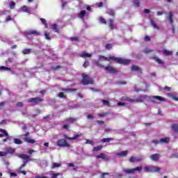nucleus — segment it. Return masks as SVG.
I'll return each instance as SVG.
<instances>
[{"instance_id": "obj_1", "label": "nucleus", "mask_w": 178, "mask_h": 178, "mask_svg": "<svg viewBox=\"0 0 178 178\" xmlns=\"http://www.w3.org/2000/svg\"><path fill=\"white\" fill-rule=\"evenodd\" d=\"M102 59H104V60H108V62H111V60H115V62H117V63H120L121 65H129V63H130V60L116 58L115 56H111L110 58H108L104 56H100L99 60H102Z\"/></svg>"}, {"instance_id": "obj_2", "label": "nucleus", "mask_w": 178, "mask_h": 178, "mask_svg": "<svg viewBox=\"0 0 178 178\" xmlns=\"http://www.w3.org/2000/svg\"><path fill=\"white\" fill-rule=\"evenodd\" d=\"M95 65L97 66L98 67H100L101 69H104L106 70V72H108L109 73H117L118 70H116L115 67H112L110 63L108 66L105 67L104 65L100 64L99 62L95 60Z\"/></svg>"}, {"instance_id": "obj_3", "label": "nucleus", "mask_w": 178, "mask_h": 178, "mask_svg": "<svg viewBox=\"0 0 178 178\" xmlns=\"http://www.w3.org/2000/svg\"><path fill=\"white\" fill-rule=\"evenodd\" d=\"M141 170H143V167L141 166H138L132 169H129V168L123 169L124 173H127V175H131L133 173H136V172H140Z\"/></svg>"}, {"instance_id": "obj_4", "label": "nucleus", "mask_w": 178, "mask_h": 178, "mask_svg": "<svg viewBox=\"0 0 178 178\" xmlns=\"http://www.w3.org/2000/svg\"><path fill=\"white\" fill-rule=\"evenodd\" d=\"M19 158H21V159H24V163L21 165V168H24L26 165H27V162L29 161H34V159H30V156L24 154H22L18 155Z\"/></svg>"}, {"instance_id": "obj_5", "label": "nucleus", "mask_w": 178, "mask_h": 178, "mask_svg": "<svg viewBox=\"0 0 178 178\" xmlns=\"http://www.w3.org/2000/svg\"><path fill=\"white\" fill-rule=\"evenodd\" d=\"M82 83L84 86H87V84H93L94 80H92L88 75H86V74H82Z\"/></svg>"}, {"instance_id": "obj_6", "label": "nucleus", "mask_w": 178, "mask_h": 178, "mask_svg": "<svg viewBox=\"0 0 178 178\" xmlns=\"http://www.w3.org/2000/svg\"><path fill=\"white\" fill-rule=\"evenodd\" d=\"M56 145L58 147H70V144L67 143V142L65 139H59L56 142Z\"/></svg>"}, {"instance_id": "obj_7", "label": "nucleus", "mask_w": 178, "mask_h": 178, "mask_svg": "<svg viewBox=\"0 0 178 178\" xmlns=\"http://www.w3.org/2000/svg\"><path fill=\"white\" fill-rule=\"evenodd\" d=\"M170 140L169 138H161L159 141L153 140L152 143H154V144H168V143H169Z\"/></svg>"}, {"instance_id": "obj_8", "label": "nucleus", "mask_w": 178, "mask_h": 178, "mask_svg": "<svg viewBox=\"0 0 178 178\" xmlns=\"http://www.w3.org/2000/svg\"><path fill=\"white\" fill-rule=\"evenodd\" d=\"M42 99L40 97H35V98H31L28 100V102H31L33 105H35L37 104H39V102H42Z\"/></svg>"}, {"instance_id": "obj_9", "label": "nucleus", "mask_w": 178, "mask_h": 178, "mask_svg": "<svg viewBox=\"0 0 178 178\" xmlns=\"http://www.w3.org/2000/svg\"><path fill=\"white\" fill-rule=\"evenodd\" d=\"M141 161H143V158L140 156H136V157H134V156H131L130 159H129V162H131V163H136V162H141Z\"/></svg>"}, {"instance_id": "obj_10", "label": "nucleus", "mask_w": 178, "mask_h": 178, "mask_svg": "<svg viewBox=\"0 0 178 178\" xmlns=\"http://www.w3.org/2000/svg\"><path fill=\"white\" fill-rule=\"evenodd\" d=\"M25 34H26V35H40V32L35 30L28 31L25 32Z\"/></svg>"}, {"instance_id": "obj_11", "label": "nucleus", "mask_w": 178, "mask_h": 178, "mask_svg": "<svg viewBox=\"0 0 178 178\" xmlns=\"http://www.w3.org/2000/svg\"><path fill=\"white\" fill-rule=\"evenodd\" d=\"M96 158H97V159H104V161H109L108 156L104 153H101L100 154L96 156Z\"/></svg>"}, {"instance_id": "obj_12", "label": "nucleus", "mask_w": 178, "mask_h": 178, "mask_svg": "<svg viewBox=\"0 0 178 178\" xmlns=\"http://www.w3.org/2000/svg\"><path fill=\"white\" fill-rule=\"evenodd\" d=\"M0 133H1V134H0V137L1 138L7 137V138H9V134H8L6 130L0 129Z\"/></svg>"}, {"instance_id": "obj_13", "label": "nucleus", "mask_w": 178, "mask_h": 178, "mask_svg": "<svg viewBox=\"0 0 178 178\" xmlns=\"http://www.w3.org/2000/svg\"><path fill=\"white\" fill-rule=\"evenodd\" d=\"M150 159H152V161H154V162H156L159 160V154H152L150 156Z\"/></svg>"}, {"instance_id": "obj_14", "label": "nucleus", "mask_w": 178, "mask_h": 178, "mask_svg": "<svg viewBox=\"0 0 178 178\" xmlns=\"http://www.w3.org/2000/svg\"><path fill=\"white\" fill-rule=\"evenodd\" d=\"M161 172V168L156 167V166H152V173H159Z\"/></svg>"}, {"instance_id": "obj_15", "label": "nucleus", "mask_w": 178, "mask_h": 178, "mask_svg": "<svg viewBox=\"0 0 178 178\" xmlns=\"http://www.w3.org/2000/svg\"><path fill=\"white\" fill-rule=\"evenodd\" d=\"M79 56H81V58H91V54H90L86 51H83V53L79 54Z\"/></svg>"}, {"instance_id": "obj_16", "label": "nucleus", "mask_w": 178, "mask_h": 178, "mask_svg": "<svg viewBox=\"0 0 178 178\" xmlns=\"http://www.w3.org/2000/svg\"><path fill=\"white\" fill-rule=\"evenodd\" d=\"M76 118H67V119L64 121V123H74V122H76Z\"/></svg>"}, {"instance_id": "obj_17", "label": "nucleus", "mask_w": 178, "mask_h": 178, "mask_svg": "<svg viewBox=\"0 0 178 178\" xmlns=\"http://www.w3.org/2000/svg\"><path fill=\"white\" fill-rule=\"evenodd\" d=\"M49 175L51 177V178H57L58 176H60V173H59V172L55 173V172H54V171H51L49 172Z\"/></svg>"}, {"instance_id": "obj_18", "label": "nucleus", "mask_w": 178, "mask_h": 178, "mask_svg": "<svg viewBox=\"0 0 178 178\" xmlns=\"http://www.w3.org/2000/svg\"><path fill=\"white\" fill-rule=\"evenodd\" d=\"M127 154H129V152H127V150H125V151H122L121 152L117 153V156H126V155H127Z\"/></svg>"}, {"instance_id": "obj_19", "label": "nucleus", "mask_w": 178, "mask_h": 178, "mask_svg": "<svg viewBox=\"0 0 178 178\" xmlns=\"http://www.w3.org/2000/svg\"><path fill=\"white\" fill-rule=\"evenodd\" d=\"M147 99V96H140L136 99V102H144V100Z\"/></svg>"}, {"instance_id": "obj_20", "label": "nucleus", "mask_w": 178, "mask_h": 178, "mask_svg": "<svg viewBox=\"0 0 178 178\" xmlns=\"http://www.w3.org/2000/svg\"><path fill=\"white\" fill-rule=\"evenodd\" d=\"M168 19L170 24L173 25V14L172 13H169Z\"/></svg>"}, {"instance_id": "obj_21", "label": "nucleus", "mask_w": 178, "mask_h": 178, "mask_svg": "<svg viewBox=\"0 0 178 178\" xmlns=\"http://www.w3.org/2000/svg\"><path fill=\"white\" fill-rule=\"evenodd\" d=\"M163 54H164V55H167L168 56H172L173 54V52L167 49H163Z\"/></svg>"}, {"instance_id": "obj_22", "label": "nucleus", "mask_w": 178, "mask_h": 178, "mask_svg": "<svg viewBox=\"0 0 178 178\" xmlns=\"http://www.w3.org/2000/svg\"><path fill=\"white\" fill-rule=\"evenodd\" d=\"M24 141L26 143H29V144H34V143H35V140H34L33 139H30L29 138H25Z\"/></svg>"}, {"instance_id": "obj_23", "label": "nucleus", "mask_w": 178, "mask_h": 178, "mask_svg": "<svg viewBox=\"0 0 178 178\" xmlns=\"http://www.w3.org/2000/svg\"><path fill=\"white\" fill-rule=\"evenodd\" d=\"M22 12H25L26 13H30V10L29 9V7L26 6H24L22 7Z\"/></svg>"}, {"instance_id": "obj_24", "label": "nucleus", "mask_w": 178, "mask_h": 178, "mask_svg": "<svg viewBox=\"0 0 178 178\" xmlns=\"http://www.w3.org/2000/svg\"><path fill=\"white\" fill-rule=\"evenodd\" d=\"M102 148H103L102 145L95 147H93V152H98V151H101V149H102Z\"/></svg>"}, {"instance_id": "obj_25", "label": "nucleus", "mask_w": 178, "mask_h": 178, "mask_svg": "<svg viewBox=\"0 0 178 178\" xmlns=\"http://www.w3.org/2000/svg\"><path fill=\"white\" fill-rule=\"evenodd\" d=\"M131 70L134 72H140V73H141V69L136 65L132 66Z\"/></svg>"}, {"instance_id": "obj_26", "label": "nucleus", "mask_w": 178, "mask_h": 178, "mask_svg": "<svg viewBox=\"0 0 178 178\" xmlns=\"http://www.w3.org/2000/svg\"><path fill=\"white\" fill-rule=\"evenodd\" d=\"M86 10H82L81 13L79 14L78 17L80 19H83L86 16Z\"/></svg>"}, {"instance_id": "obj_27", "label": "nucleus", "mask_w": 178, "mask_h": 178, "mask_svg": "<svg viewBox=\"0 0 178 178\" xmlns=\"http://www.w3.org/2000/svg\"><path fill=\"white\" fill-rule=\"evenodd\" d=\"M64 138H67V140H76L79 138V135H75L73 138L68 137L67 135H64Z\"/></svg>"}, {"instance_id": "obj_28", "label": "nucleus", "mask_w": 178, "mask_h": 178, "mask_svg": "<svg viewBox=\"0 0 178 178\" xmlns=\"http://www.w3.org/2000/svg\"><path fill=\"white\" fill-rule=\"evenodd\" d=\"M144 170L147 173H152V166H151V167H145Z\"/></svg>"}, {"instance_id": "obj_29", "label": "nucleus", "mask_w": 178, "mask_h": 178, "mask_svg": "<svg viewBox=\"0 0 178 178\" xmlns=\"http://www.w3.org/2000/svg\"><path fill=\"white\" fill-rule=\"evenodd\" d=\"M59 167H60V163H52L51 164V169H55Z\"/></svg>"}, {"instance_id": "obj_30", "label": "nucleus", "mask_w": 178, "mask_h": 178, "mask_svg": "<svg viewBox=\"0 0 178 178\" xmlns=\"http://www.w3.org/2000/svg\"><path fill=\"white\" fill-rule=\"evenodd\" d=\"M172 129L173 131H175V133H178V124H173L172 126Z\"/></svg>"}, {"instance_id": "obj_31", "label": "nucleus", "mask_w": 178, "mask_h": 178, "mask_svg": "<svg viewBox=\"0 0 178 178\" xmlns=\"http://www.w3.org/2000/svg\"><path fill=\"white\" fill-rule=\"evenodd\" d=\"M154 99H158V101H161V102H163L165 101V98L161 97V96H154L153 97Z\"/></svg>"}, {"instance_id": "obj_32", "label": "nucleus", "mask_w": 178, "mask_h": 178, "mask_svg": "<svg viewBox=\"0 0 178 178\" xmlns=\"http://www.w3.org/2000/svg\"><path fill=\"white\" fill-rule=\"evenodd\" d=\"M150 23H151L152 26L154 27V29H156L157 30H159V26H158V25H156V24H155L154 20L151 19Z\"/></svg>"}, {"instance_id": "obj_33", "label": "nucleus", "mask_w": 178, "mask_h": 178, "mask_svg": "<svg viewBox=\"0 0 178 178\" xmlns=\"http://www.w3.org/2000/svg\"><path fill=\"white\" fill-rule=\"evenodd\" d=\"M23 54L24 55H29V54H31V49H25L23 50Z\"/></svg>"}, {"instance_id": "obj_34", "label": "nucleus", "mask_w": 178, "mask_h": 178, "mask_svg": "<svg viewBox=\"0 0 178 178\" xmlns=\"http://www.w3.org/2000/svg\"><path fill=\"white\" fill-rule=\"evenodd\" d=\"M168 97H170V98H172V99H174V101H178V97L175 96V95H173V93L168 94Z\"/></svg>"}, {"instance_id": "obj_35", "label": "nucleus", "mask_w": 178, "mask_h": 178, "mask_svg": "<svg viewBox=\"0 0 178 178\" xmlns=\"http://www.w3.org/2000/svg\"><path fill=\"white\" fill-rule=\"evenodd\" d=\"M153 59L156 61L158 62L159 63V65H163V61H162V60L158 58V57H153Z\"/></svg>"}, {"instance_id": "obj_36", "label": "nucleus", "mask_w": 178, "mask_h": 178, "mask_svg": "<svg viewBox=\"0 0 178 178\" xmlns=\"http://www.w3.org/2000/svg\"><path fill=\"white\" fill-rule=\"evenodd\" d=\"M108 24H109V26H110V29L111 30H113L114 29V25H113V21L112 19H109L108 20Z\"/></svg>"}, {"instance_id": "obj_37", "label": "nucleus", "mask_w": 178, "mask_h": 178, "mask_svg": "<svg viewBox=\"0 0 178 178\" xmlns=\"http://www.w3.org/2000/svg\"><path fill=\"white\" fill-rule=\"evenodd\" d=\"M107 13L110 15V16H115V11L112 9H108Z\"/></svg>"}, {"instance_id": "obj_38", "label": "nucleus", "mask_w": 178, "mask_h": 178, "mask_svg": "<svg viewBox=\"0 0 178 178\" xmlns=\"http://www.w3.org/2000/svg\"><path fill=\"white\" fill-rule=\"evenodd\" d=\"M113 140L112 138H107L102 139V143H109V141H112Z\"/></svg>"}, {"instance_id": "obj_39", "label": "nucleus", "mask_w": 178, "mask_h": 178, "mask_svg": "<svg viewBox=\"0 0 178 178\" xmlns=\"http://www.w3.org/2000/svg\"><path fill=\"white\" fill-rule=\"evenodd\" d=\"M40 21L42 22V24H44L46 29L48 28V24H47V20L43 18H40Z\"/></svg>"}, {"instance_id": "obj_40", "label": "nucleus", "mask_w": 178, "mask_h": 178, "mask_svg": "<svg viewBox=\"0 0 178 178\" xmlns=\"http://www.w3.org/2000/svg\"><path fill=\"white\" fill-rule=\"evenodd\" d=\"M52 29L56 33H58V31H59V29H58V26L56 24H53Z\"/></svg>"}, {"instance_id": "obj_41", "label": "nucleus", "mask_w": 178, "mask_h": 178, "mask_svg": "<svg viewBox=\"0 0 178 178\" xmlns=\"http://www.w3.org/2000/svg\"><path fill=\"white\" fill-rule=\"evenodd\" d=\"M6 149H7V152H7L8 154H13L15 152V149L10 148V147H9Z\"/></svg>"}, {"instance_id": "obj_42", "label": "nucleus", "mask_w": 178, "mask_h": 178, "mask_svg": "<svg viewBox=\"0 0 178 178\" xmlns=\"http://www.w3.org/2000/svg\"><path fill=\"white\" fill-rule=\"evenodd\" d=\"M44 37L46 40H51V37L49 36V33L47 31L44 32Z\"/></svg>"}, {"instance_id": "obj_43", "label": "nucleus", "mask_w": 178, "mask_h": 178, "mask_svg": "<svg viewBox=\"0 0 178 178\" xmlns=\"http://www.w3.org/2000/svg\"><path fill=\"white\" fill-rule=\"evenodd\" d=\"M86 144H90V145H95V143L88 139L86 140Z\"/></svg>"}, {"instance_id": "obj_44", "label": "nucleus", "mask_w": 178, "mask_h": 178, "mask_svg": "<svg viewBox=\"0 0 178 178\" xmlns=\"http://www.w3.org/2000/svg\"><path fill=\"white\" fill-rule=\"evenodd\" d=\"M134 3L136 8H138L140 6V1L138 0H134Z\"/></svg>"}, {"instance_id": "obj_45", "label": "nucleus", "mask_w": 178, "mask_h": 178, "mask_svg": "<svg viewBox=\"0 0 178 178\" xmlns=\"http://www.w3.org/2000/svg\"><path fill=\"white\" fill-rule=\"evenodd\" d=\"M14 143L15 144H22V140L18 138H14Z\"/></svg>"}, {"instance_id": "obj_46", "label": "nucleus", "mask_w": 178, "mask_h": 178, "mask_svg": "<svg viewBox=\"0 0 178 178\" xmlns=\"http://www.w3.org/2000/svg\"><path fill=\"white\" fill-rule=\"evenodd\" d=\"M102 102H103V105H106V106H111L109 105V102H108L107 100H102Z\"/></svg>"}, {"instance_id": "obj_47", "label": "nucleus", "mask_w": 178, "mask_h": 178, "mask_svg": "<svg viewBox=\"0 0 178 178\" xmlns=\"http://www.w3.org/2000/svg\"><path fill=\"white\" fill-rule=\"evenodd\" d=\"M0 70H10V68L5 66H1L0 67Z\"/></svg>"}, {"instance_id": "obj_48", "label": "nucleus", "mask_w": 178, "mask_h": 178, "mask_svg": "<svg viewBox=\"0 0 178 178\" xmlns=\"http://www.w3.org/2000/svg\"><path fill=\"white\" fill-rule=\"evenodd\" d=\"M22 168H22V167H20V168H19V170H18V173H22V175H26V171L22 170Z\"/></svg>"}, {"instance_id": "obj_49", "label": "nucleus", "mask_w": 178, "mask_h": 178, "mask_svg": "<svg viewBox=\"0 0 178 178\" xmlns=\"http://www.w3.org/2000/svg\"><path fill=\"white\" fill-rule=\"evenodd\" d=\"M8 155V152H0V156H6Z\"/></svg>"}, {"instance_id": "obj_50", "label": "nucleus", "mask_w": 178, "mask_h": 178, "mask_svg": "<svg viewBox=\"0 0 178 178\" xmlns=\"http://www.w3.org/2000/svg\"><path fill=\"white\" fill-rule=\"evenodd\" d=\"M145 54H151V52H152V50L149 49H145L144 50Z\"/></svg>"}, {"instance_id": "obj_51", "label": "nucleus", "mask_w": 178, "mask_h": 178, "mask_svg": "<svg viewBox=\"0 0 178 178\" xmlns=\"http://www.w3.org/2000/svg\"><path fill=\"white\" fill-rule=\"evenodd\" d=\"M16 5V3L13 1H12L10 3V8L11 9H13V8H15V6Z\"/></svg>"}, {"instance_id": "obj_52", "label": "nucleus", "mask_w": 178, "mask_h": 178, "mask_svg": "<svg viewBox=\"0 0 178 178\" xmlns=\"http://www.w3.org/2000/svg\"><path fill=\"white\" fill-rule=\"evenodd\" d=\"M61 3H62L63 8H65L66 6V5H67V2H66L65 1H63V0L61 1Z\"/></svg>"}, {"instance_id": "obj_53", "label": "nucleus", "mask_w": 178, "mask_h": 178, "mask_svg": "<svg viewBox=\"0 0 178 178\" xmlns=\"http://www.w3.org/2000/svg\"><path fill=\"white\" fill-rule=\"evenodd\" d=\"M112 49V44H106V49Z\"/></svg>"}, {"instance_id": "obj_54", "label": "nucleus", "mask_w": 178, "mask_h": 178, "mask_svg": "<svg viewBox=\"0 0 178 178\" xmlns=\"http://www.w3.org/2000/svg\"><path fill=\"white\" fill-rule=\"evenodd\" d=\"M99 22L101 23H103L104 24H106V20H105V19H104V18H100Z\"/></svg>"}, {"instance_id": "obj_55", "label": "nucleus", "mask_w": 178, "mask_h": 178, "mask_svg": "<svg viewBox=\"0 0 178 178\" xmlns=\"http://www.w3.org/2000/svg\"><path fill=\"white\" fill-rule=\"evenodd\" d=\"M58 97H59V98H63V97H65L64 93L63 92H59L58 94Z\"/></svg>"}, {"instance_id": "obj_56", "label": "nucleus", "mask_w": 178, "mask_h": 178, "mask_svg": "<svg viewBox=\"0 0 178 178\" xmlns=\"http://www.w3.org/2000/svg\"><path fill=\"white\" fill-rule=\"evenodd\" d=\"M35 178H49V177L43 175H37L35 177Z\"/></svg>"}, {"instance_id": "obj_57", "label": "nucleus", "mask_w": 178, "mask_h": 178, "mask_svg": "<svg viewBox=\"0 0 178 178\" xmlns=\"http://www.w3.org/2000/svg\"><path fill=\"white\" fill-rule=\"evenodd\" d=\"M88 65H90V63L87 60L85 61V63H83V67H87V66H88Z\"/></svg>"}, {"instance_id": "obj_58", "label": "nucleus", "mask_w": 178, "mask_h": 178, "mask_svg": "<svg viewBox=\"0 0 178 178\" xmlns=\"http://www.w3.org/2000/svg\"><path fill=\"white\" fill-rule=\"evenodd\" d=\"M5 106V102H1L0 103V109H2Z\"/></svg>"}, {"instance_id": "obj_59", "label": "nucleus", "mask_w": 178, "mask_h": 178, "mask_svg": "<svg viewBox=\"0 0 178 178\" xmlns=\"http://www.w3.org/2000/svg\"><path fill=\"white\" fill-rule=\"evenodd\" d=\"M106 115V113H105L98 114V116H99V118H104Z\"/></svg>"}, {"instance_id": "obj_60", "label": "nucleus", "mask_w": 178, "mask_h": 178, "mask_svg": "<svg viewBox=\"0 0 178 178\" xmlns=\"http://www.w3.org/2000/svg\"><path fill=\"white\" fill-rule=\"evenodd\" d=\"M164 90H165V91H170L171 88H170V87L165 86V87L164 88Z\"/></svg>"}, {"instance_id": "obj_61", "label": "nucleus", "mask_w": 178, "mask_h": 178, "mask_svg": "<svg viewBox=\"0 0 178 178\" xmlns=\"http://www.w3.org/2000/svg\"><path fill=\"white\" fill-rule=\"evenodd\" d=\"M151 38H149V36H145V41L148 42L150 41Z\"/></svg>"}, {"instance_id": "obj_62", "label": "nucleus", "mask_w": 178, "mask_h": 178, "mask_svg": "<svg viewBox=\"0 0 178 178\" xmlns=\"http://www.w3.org/2000/svg\"><path fill=\"white\" fill-rule=\"evenodd\" d=\"M63 129H65V130H67V129H69V124H64Z\"/></svg>"}, {"instance_id": "obj_63", "label": "nucleus", "mask_w": 178, "mask_h": 178, "mask_svg": "<svg viewBox=\"0 0 178 178\" xmlns=\"http://www.w3.org/2000/svg\"><path fill=\"white\" fill-rule=\"evenodd\" d=\"M71 41H79V38H70Z\"/></svg>"}, {"instance_id": "obj_64", "label": "nucleus", "mask_w": 178, "mask_h": 178, "mask_svg": "<svg viewBox=\"0 0 178 178\" xmlns=\"http://www.w3.org/2000/svg\"><path fill=\"white\" fill-rule=\"evenodd\" d=\"M97 123H98V124L102 125V124H104V121L97 120Z\"/></svg>"}]
</instances>
